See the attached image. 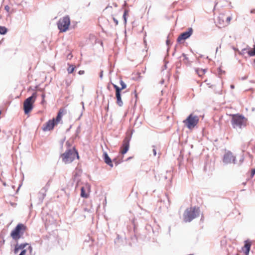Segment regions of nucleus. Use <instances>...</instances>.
Returning a JSON list of instances; mask_svg holds the SVG:
<instances>
[{
    "label": "nucleus",
    "instance_id": "obj_1",
    "mask_svg": "<svg viewBox=\"0 0 255 255\" xmlns=\"http://www.w3.org/2000/svg\"><path fill=\"white\" fill-rule=\"evenodd\" d=\"M248 119L243 115L239 114L233 115L231 123L232 127L237 130H242L247 125Z\"/></svg>",
    "mask_w": 255,
    "mask_h": 255
},
{
    "label": "nucleus",
    "instance_id": "obj_2",
    "mask_svg": "<svg viewBox=\"0 0 255 255\" xmlns=\"http://www.w3.org/2000/svg\"><path fill=\"white\" fill-rule=\"evenodd\" d=\"M60 157L65 164H69L72 162L76 158H79L78 151L75 148L67 149L63 153L60 155Z\"/></svg>",
    "mask_w": 255,
    "mask_h": 255
},
{
    "label": "nucleus",
    "instance_id": "obj_3",
    "mask_svg": "<svg viewBox=\"0 0 255 255\" xmlns=\"http://www.w3.org/2000/svg\"><path fill=\"white\" fill-rule=\"evenodd\" d=\"M27 227L25 225L19 223L10 233V237L15 242H17L22 237Z\"/></svg>",
    "mask_w": 255,
    "mask_h": 255
},
{
    "label": "nucleus",
    "instance_id": "obj_4",
    "mask_svg": "<svg viewBox=\"0 0 255 255\" xmlns=\"http://www.w3.org/2000/svg\"><path fill=\"white\" fill-rule=\"evenodd\" d=\"M200 209L198 207L187 208L184 213V220L185 222H190L200 214Z\"/></svg>",
    "mask_w": 255,
    "mask_h": 255
},
{
    "label": "nucleus",
    "instance_id": "obj_5",
    "mask_svg": "<svg viewBox=\"0 0 255 255\" xmlns=\"http://www.w3.org/2000/svg\"><path fill=\"white\" fill-rule=\"evenodd\" d=\"M37 94L34 92L32 95L25 100L23 102V110L25 114H28L33 108V104L36 100Z\"/></svg>",
    "mask_w": 255,
    "mask_h": 255
},
{
    "label": "nucleus",
    "instance_id": "obj_6",
    "mask_svg": "<svg viewBox=\"0 0 255 255\" xmlns=\"http://www.w3.org/2000/svg\"><path fill=\"white\" fill-rule=\"evenodd\" d=\"M70 20L68 15L60 18L57 23L58 28L61 32L66 31L70 25Z\"/></svg>",
    "mask_w": 255,
    "mask_h": 255
},
{
    "label": "nucleus",
    "instance_id": "obj_7",
    "mask_svg": "<svg viewBox=\"0 0 255 255\" xmlns=\"http://www.w3.org/2000/svg\"><path fill=\"white\" fill-rule=\"evenodd\" d=\"M199 120V119L198 116L190 114L188 116L187 119L183 121V123L188 128L191 129L197 125Z\"/></svg>",
    "mask_w": 255,
    "mask_h": 255
},
{
    "label": "nucleus",
    "instance_id": "obj_8",
    "mask_svg": "<svg viewBox=\"0 0 255 255\" xmlns=\"http://www.w3.org/2000/svg\"><path fill=\"white\" fill-rule=\"evenodd\" d=\"M223 162L224 163L230 164L233 163L234 164H236V157L233 155L232 152L228 151L226 152L223 157Z\"/></svg>",
    "mask_w": 255,
    "mask_h": 255
},
{
    "label": "nucleus",
    "instance_id": "obj_9",
    "mask_svg": "<svg viewBox=\"0 0 255 255\" xmlns=\"http://www.w3.org/2000/svg\"><path fill=\"white\" fill-rule=\"evenodd\" d=\"M193 31V30L192 28L190 27L188 29L187 31L181 33L177 38V42L178 43H181L182 40L184 41L189 38L192 34Z\"/></svg>",
    "mask_w": 255,
    "mask_h": 255
},
{
    "label": "nucleus",
    "instance_id": "obj_10",
    "mask_svg": "<svg viewBox=\"0 0 255 255\" xmlns=\"http://www.w3.org/2000/svg\"><path fill=\"white\" fill-rule=\"evenodd\" d=\"M113 86L116 90V97L117 99V104L120 107L123 105V103L121 98V93L120 92V87L117 85L113 84Z\"/></svg>",
    "mask_w": 255,
    "mask_h": 255
},
{
    "label": "nucleus",
    "instance_id": "obj_11",
    "mask_svg": "<svg viewBox=\"0 0 255 255\" xmlns=\"http://www.w3.org/2000/svg\"><path fill=\"white\" fill-rule=\"evenodd\" d=\"M55 125V118H53L52 120H49L45 125H43L42 129L44 131H50L54 128Z\"/></svg>",
    "mask_w": 255,
    "mask_h": 255
},
{
    "label": "nucleus",
    "instance_id": "obj_12",
    "mask_svg": "<svg viewBox=\"0 0 255 255\" xmlns=\"http://www.w3.org/2000/svg\"><path fill=\"white\" fill-rule=\"evenodd\" d=\"M130 136H126L123 140L122 150L121 151V153L122 154H125L127 152L129 149V141L130 140Z\"/></svg>",
    "mask_w": 255,
    "mask_h": 255
},
{
    "label": "nucleus",
    "instance_id": "obj_13",
    "mask_svg": "<svg viewBox=\"0 0 255 255\" xmlns=\"http://www.w3.org/2000/svg\"><path fill=\"white\" fill-rule=\"evenodd\" d=\"M130 136H126L123 140L122 150L121 151V153L122 154H125L127 152L129 149V141L130 140Z\"/></svg>",
    "mask_w": 255,
    "mask_h": 255
},
{
    "label": "nucleus",
    "instance_id": "obj_14",
    "mask_svg": "<svg viewBox=\"0 0 255 255\" xmlns=\"http://www.w3.org/2000/svg\"><path fill=\"white\" fill-rule=\"evenodd\" d=\"M225 18L226 16L224 13H220L217 18V22L221 26H225Z\"/></svg>",
    "mask_w": 255,
    "mask_h": 255
},
{
    "label": "nucleus",
    "instance_id": "obj_15",
    "mask_svg": "<svg viewBox=\"0 0 255 255\" xmlns=\"http://www.w3.org/2000/svg\"><path fill=\"white\" fill-rule=\"evenodd\" d=\"M16 244L15 246V248L14 249V253L15 254H16L20 250H24V248L27 245H28V244H27V243H23V244H18V242H16Z\"/></svg>",
    "mask_w": 255,
    "mask_h": 255
},
{
    "label": "nucleus",
    "instance_id": "obj_16",
    "mask_svg": "<svg viewBox=\"0 0 255 255\" xmlns=\"http://www.w3.org/2000/svg\"><path fill=\"white\" fill-rule=\"evenodd\" d=\"M103 158L104 161L106 164L109 165L111 167H113L112 161L106 152H104L103 153Z\"/></svg>",
    "mask_w": 255,
    "mask_h": 255
},
{
    "label": "nucleus",
    "instance_id": "obj_17",
    "mask_svg": "<svg viewBox=\"0 0 255 255\" xmlns=\"http://www.w3.org/2000/svg\"><path fill=\"white\" fill-rule=\"evenodd\" d=\"M48 190L43 187L39 192V199L41 202H42L44 198L46 195V192Z\"/></svg>",
    "mask_w": 255,
    "mask_h": 255
},
{
    "label": "nucleus",
    "instance_id": "obj_18",
    "mask_svg": "<svg viewBox=\"0 0 255 255\" xmlns=\"http://www.w3.org/2000/svg\"><path fill=\"white\" fill-rule=\"evenodd\" d=\"M248 51H247V53L250 56H255V43L254 44L253 48H251L249 46Z\"/></svg>",
    "mask_w": 255,
    "mask_h": 255
},
{
    "label": "nucleus",
    "instance_id": "obj_19",
    "mask_svg": "<svg viewBox=\"0 0 255 255\" xmlns=\"http://www.w3.org/2000/svg\"><path fill=\"white\" fill-rule=\"evenodd\" d=\"M62 114V111L61 109H60L59 111L56 118L55 119V122L56 125H57L58 124V123L61 120Z\"/></svg>",
    "mask_w": 255,
    "mask_h": 255
},
{
    "label": "nucleus",
    "instance_id": "obj_20",
    "mask_svg": "<svg viewBox=\"0 0 255 255\" xmlns=\"http://www.w3.org/2000/svg\"><path fill=\"white\" fill-rule=\"evenodd\" d=\"M206 71V69H199L197 68L196 70V72L197 74L200 76L201 77L203 75L205 74Z\"/></svg>",
    "mask_w": 255,
    "mask_h": 255
},
{
    "label": "nucleus",
    "instance_id": "obj_21",
    "mask_svg": "<svg viewBox=\"0 0 255 255\" xmlns=\"http://www.w3.org/2000/svg\"><path fill=\"white\" fill-rule=\"evenodd\" d=\"M251 245L250 244H248V243H246L245 245V246H244V248H245V254L247 255H248L249 253V252H250V249H251Z\"/></svg>",
    "mask_w": 255,
    "mask_h": 255
},
{
    "label": "nucleus",
    "instance_id": "obj_22",
    "mask_svg": "<svg viewBox=\"0 0 255 255\" xmlns=\"http://www.w3.org/2000/svg\"><path fill=\"white\" fill-rule=\"evenodd\" d=\"M81 196L83 198H87L88 197V194L85 192V190L84 187L81 188Z\"/></svg>",
    "mask_w": 255,
    "mask_h": 255
},
{
    "label": "nucleus",
    "instance_id": "obj_23",
    "mask_svg": "<svg viewBox=\"0 0 255 255\" xmlns=\"http://www.w3.org/2000/svg\"><path fill=\"white\" fill-rule=\"evenodd\" d=\"M7 31V29L4 27L0 26V34L2 35H4L6 33Z\"/></svg>",
    "mask_w": 255,
    "mask_h": 255
},
{
    "label": "nucleus",
    "instance_id": "obj_24",
    "mask_svg": "<svg viewBox=\"0 0 255 255\" xmlns=\"http://www.w3.org/2000/svg\"><path fill=\"white\" fill-rule=\"evenodd\" d=\"M75 68V67L73 65H69V67L67 68V71L68 73H72L73 72Z\"/></svg>",
    "mask_w": 255,
    "mask_h": 255
},
{
    "label": "nucleus",
    "instance_id": "obj_25",
    "mask_svg": "<svg viewBox=\"0 0 255 255\" xmlns=\"http://www.w3.org/2000/svg\"><path fill=\"white\" fill-rule=\"evenodd\" d=\"M120 84H121V85L122 86L121 88H120V92L121 93L122 90H123V89H125L127 87V85L122 80L120 81Z\"/></svg>",
    "mask_w": 255,
    "mask_h": 255
},
{
    "label": "nucleus",
    "instance_id": "obj_26",
    "mask_svg": "<svg viewBox=\"0 0 255 255\" xmlns=\"http://www.w3.org/2000/svg\"><path fill=\"white\" fill-rule=\"evenodd\" d=\"M231 19H232V17L230 16L226 17V18H225V26L228 25L229 24Z\"/></svg>",
    "mask_w": 255,
    "mask_h": 255
},
{
    "label": "nucleus",
    "instance_id": "obj_27",
    "mask_svg": "<svg viewBox=\"0 0 255 255\" xmlns=\"http://www.w3.org/2000/svg\"><path fill=\"white\" fill-rule=\"evenodd\" d=\"M248 50V47L244 48L242 51H238V53L240 55H244L246 52H247V50Z\"/></svg>",
    "mask_w": 255,
    "mask_h": 255
},
{
    "label": "nucleus",
    "instance_id": "obj_28",
    "mask_svg": "<svg viewBox=\"0 0 255 255\" xmlns=\"http://www.w3.org/2000/svg\"><path fill=\"white\" fill-rule=\"evenodd\" d=\"M128 11L127 10H125L124 11V14H123V18L124 19V22H125V24H126L127 21L126 16L128 14Z\"/></svg>",
    "mask_w": 255,
    "mask_h": 255
},
{
    "label": "nucleus",
    "instance_id": "obj_29",
    "mask_svg": "<svg viewBox=\"0 0 255 255\" xmlns=\"http://www.w3.org/2000/svg\"><path fill=\"white\" fill-rule=\"evenodd\" d=\"M244 160V154H242L240 156V158L239 160V162H240L239 164H242Z\"/></svg>",
    "mask_w": 255,
    "mask_h": 255
},
{
    "label": "nucleus",
    "instance_id": "obj_30",
    "mask_svg": "<svg viewBox=\"0 0 255 255\" xmlns=\"http://www.w3.org/2000/svg\"><path fill=\"white\" fill-rule=\"evenodd\" d=\"M50 180H49L47 183L46 184L45 186L44 187V188H46V189L48 190L50 185Z\"/></svg>",
    "mask_w": 255,
    "mask_h": 255
},
{
    "label": "nucleus",
    "instance_id": "obj_31",
    "mask_svg": "<svg viewBox=\"0 0 255 255\" xmlns=\"http://www.w3.org/2000/svg\"><path fill=\"white\" fill-rule=\"evenodd\" d=\"M255 174V168L252 169L251 172V177H253Z\"/></svg>",
    "mask_w": 255,
    "mask_h": 255
},
{
    "label": "nucleus",
    "instance_id": "obj_32",
    "mask_svg": "<svg viewBox=\"0 0 255 255\" xmlns=\"http://www.w3.org/2000/svg\"><path fill=\"white\" fill-rule=\"evenodd\" d=\"M152 147L153 148V150H152L153 154L154 156H156V149L155 148V146L153 145Z\"/></svg>",
    "mask_w": 255,
    "mask_h": 255
},
{
    "label": "nucleus",
    "instance_id": "obj_33",
    "mask_svg": "<svg viewBox=\"0 0 255 255\" xmlns=\"http://www.w3.org/2000/svg\"><path fill=\"white\" fill-rule=\"evenodd\" d=\"M4 9L7 11V12H9V9H10V7L6 5L4 6Z\"/></svg>",
    "mask_w": 255,
    "mask_h": 255
},
{
    "label": "nucleus",
    "instance_id": "obj_34",
    "mask_svg": "<svg viewBox=\"0 0 255 255\" xmlns=\"http://www.w3.org/2000/svg\"><path fill=\"white\" fill-rule=\"evenodd\" d=\"M26 252V250H23L21 251L19 255H25Z\"/></svg>",
    "mask_w": 255,
    "mask_h": 255
},
{
    "label": "nucleus",
    "instance_id": "obj_35",
    "mask_svg": "<svg viewBox=\"0 0 255 255\" xmlns=\"http://www.w3.org/2000/svg\"><path fill=\"white\" fill-rule=\"evenodd\" d=\"M41 97H42V101H41V103H42V104H43V103H44V102H45V101H44V98H45V95L44 94H42V95H41Z\"/></svg>",
    "mask_w": 255,
    "mask_h": 255
},
{
    "label": "nucleus",
    "instance_id": "obj_36",
    "mask_svg": "<svg viewBox=\"0 0 255 255\" xmlns=\"http://www.w3.org/2000/svg\"><path fill=\"white\" fill-rule=\"evenodd\" d=\"M113 19L114 22L116 24V25H117L118 24V20L114 17H113Z\"/></svg>",
    "mask_w": 255,
    "mask_h": 255
},
{
    "label": "nucleus",
    "instance_id": "obj_37",
    "mask_svg": "<svg viewBox=\"0 0 255 255\" xmlns=\"http://www.w3.org/2000/svg\"><path fill=\"white\" fill-rule=\"evenodd\" d=\"M99 76H100V78L101 79H102L103 78V70H101Z\"/></svg>",
    "mask_w": 255,
    "mask_h": 255
},
{
    "label": "nucleus",
    "instance_id": "obj_38",
    "mask_svg": "<svg viewBox=\"0 0 255 255\" xmlns=\"http://www.w3.org/2000/svg\"><path fill=\"white\" fill-rule=\"evenodd\" d=\"M85 73L84 71V70H80L79 72H78V74L79 75H82L84 73Z\"/></svg>",
    "mask_w": 255,
    "mask_h": 255
},
{
    "label": "nucleus",
    "instance_id": "obj_39",
    "mask_svg": "<svg viewBox=\"0 0 255 255\" xmlns=\"http://www.w3.org/2000/svg\"><path fill=\"white\" fill-rule=\"evenodd\" d=\"M166 43L167 44V45L169 46L170 43V40L169 39H167L166 41Z\"/></svg>",
    "mask_w": 255,
    "mask_h": 255
},
{
    "label": "nucleus",
    "instance_id": "obj_40",
    "mask_svg": "<svg viewBox=\"0 0 255 255\" xmlns=\"http://www.w3.org/2000/svg\"><path fill=\"white\" fill-rule=\"evenodd\" d=\"M251 13L255 14V9H252L250 11Z\"/></svg>",
    "mask_w": 255,
    "mask_h": 255
},
{
    "label": "nucleus",
    "instance_id": "obj_41",
    "mask_svg": "<svg viewBox=\"0 0 255 255\" xmlns=\"http://www.w3.org/2000/svg\"><path fill=\"white\" fill-rule=\"evenodd\" d=\"M182 56L184 57L185 59H187V57H186V55L184 53L182 54Z\"/></svg>",
    "mask_w": 255,
    "mask_h": 255
},
{
    "label": "nucleus",
    "instance_id": "obj_42",
    "mask_svg": "<svg viewBox=\"0 0 255 255\" xmlns=\"http://www.w3.org/2000/svg\"><path fill=\"white\" fill-rule=\"evenodd\" d=\"M233 49H234V51H238H238H239L237 48H235V47H233Z\"/></svg>",
    "mask_w": 255,
    "mask_h": 255
},
{
    "label": "nucleus",
    "instance_id": "obj_43",
    "mask_svg": "<svg viewBox=\"0 0 255 255\" xmlns=\"http://www.w3.org/2000/svg\"><path fill=\"white\" fill-rule=\"evenodd\" d=\"M164 80L163 79L160 82L161 84H163L164 83Z\"/></svg>",
    "mask_w": 255,
    "mask_h": 255
},
{
    "label": "nucleus",
    "instance_id": "obj_44",
    "mask_svg": "<svg viewBox=\"0 0 255 255\" xmlns=\"http://www.w3.org/2000/svg\"><path fill=\"white\" fill-rule=\"evenodd\" d=\"M28 249L29 250L30 252H31V251L32 250V248L31 246L28 247Z\"/></svg>",
    "mask_w": 255,
    "mask_h": 255
},
{
    "label": "nucleus",
    "instance_id": "obj_45",
    "mask_svg": "<svg viewBox=\"0 0 255 255\" xmlns=\"http://www.w3.org/2000/svg\"><path fill=\"white\" fill-rule=\"evenodd\" d=\"M230 87L231 89H233L235 88V86L234 85H231Z\"/></svg>",
    "mask_w": 255,
    "mask_h": 255
},
{
    "label": "nucleus",
    "instance_id": "obj_46",
    "mask_svg": "<svg viewBox=\"0 0 255 255\" xmlns=\"http://www.w3.org/2000/svg\"><path fill=\"white\" fill-rule=\"evenodd\" d=\"M218 71H219V72H220L221 73L222 72V70H221V69L220 68H218Z\"/></svg>",
    "mask_w": 255,
    "mask_h": 255
},
{
    "label": "nucleus",
    "instance_id": "obj_47",
    "mask_svg": "<svg viewBox=\"0 0 255 255\" xmlns=\"http://www.w3.org/2000/svg\"><path fill=\"white\" fill-rule=\"evenodd\" d=\"M81 103H82V105H83V109H84V103L82 102Z\"/></svg>",
    "mask_w": 255,
    "mask_h": 255
},
{
    "label": "nucleus",
    "instance_id": "obj_48",
    "mask_svg": "<svg viewBox=\"0 0 255 255\" xmlns=\"http://www.w3.org/2000/svg\"><path fill=\"white\" fill-rule=\"evenodd\" d=\"M219 47H217L216 52L217 53Z\"/></svg>",
    "mask_w": 255,
    "mask_h": 255
},
{
    "label": "nucleus",
    "instance_id": "obj_49",
    "mask_svg": "<svg viewBox=\"0 0 255 255\" xmlns=\"http://www.w3.org/2000/svg\"><path fill=\"white\" fill-rule=\"evenodd\" d=\"M166 173H169V174H171V173H170V171H169V172L167 171V172H166Z\"/></svg>",
    "mask_w": 255,
    "mask_h": 255
},
{
    "label": "nucleus",
    "instance_id": "obj_50",
    "mask_svg": "<svg viewBox=\"0 0 255 255\" xmlns=\"http://www.w3.org/2000/svg\"><path fill=\"white\" fill-rule=\"evenodd\" d=\"M246 78H247L245 77H244V78H243V79H244H244H246Z\"/></svg>",
    "mask_w": 255,
    "mask_h": 255
},
{
    "label": "nucleus",
    "instance_id": "obj_51",
    "mask_svg": "<svg viewBox=\"0 0 255 255\" xmlns=\"http://www.w3.org/2000/svg\"><path fill=\"white\" fill-rule=\"evenodd\" d=\"M164 178H165V179H167V176H165Z\"/></svg>",
    "mask_w": 255,
    "mask_h": 255
},
{
    "label": "nucleus",
    "instance_id": "obj_52",
    "mask_svg": "<svg viewBox=\"0 0 255 255\" xmlns=\"http://www.w3.org/2000/svg\"><path fill=\"white\" fill-rule=\"evenodd\" d=\"M254 62H255V59L254 60Z\"/></svg>",
    "mask_w": 255,
    "mask_h": 255
}]
</instances>
